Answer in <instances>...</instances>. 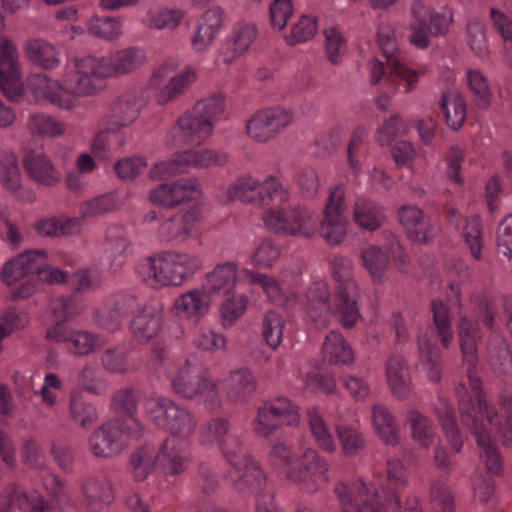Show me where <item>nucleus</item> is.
I'll list each match as a JSON object with an SVG mask.
<instances>
[{
  "label": "nucleus",
  "instance_id": "f257e3e1",
  "mask_svg": "<svg viewBox=\"0 0 512 512\" xmlns=\"http://www.w3.org/2000/svg\"><path fill=\"white\" fill-rule=\"evenodd\" d=\"M147 60L146 50L139 46L121 48L102 57H74L65 63L60 79L35 73L28 78V87L37 100L74 111L81 106L82 98L102 93L108 78L134 73Z\"/></svg>",
  "mask_w": 512,
  "mask_h": 512
},
{
  "label": "nucleus",
  "instance_id": "f03ea898",
  "mask_svg": "<svg viewBox=\"0 0 512 512\" xmlns=\"http://www.w3.org/2000/svg\"><path fill=\"white\" fill-rule=\"evenodd\" d=\"M471 303L473 305L475 323L466 315H462L459 317L457 331L463 359L467 364L469 386L477 401V409L474 407L472 413L476 414L479 421H481L479 417L485 419L491 428L502 433V430H512V393L500 396L499 403L504 413V422L502 423L495 408L487 402L482 392L481 380L473 371L477 363V344L480 339L477 324L482 323L489 329H493L495 309L491 302L480 294L472 295Z\"/></svg>",
  "mask_w": 512,
  "mask_h": 512
},
{
  "label": "nucleus",
  "instance_id": "7ed1b4c3",
  "mask_svg": "<svg viewBox=\"0 0 512 512\" xmlns=\"http://www.w3.org/2000/svg\"><path fill=\"white\" fill-rule=\"evenodd\" d=\"M202 268L198 255L170 250L145 258L139 266V275L149 287L161 289L183 285Z\"/></svg>",
  "mask_w": 512,
  "mask_h": 512
},
{
  "label": "nucleus",
  "instance_id": "20e7f679",
  "mask_svg": "<svg viewBox=\"0 0 512 512\" xmlns=\"http://www.w3.org/2000/svg\"><path fill=\"white\" fill-rule=\"evenodd\" d=\"M171 387L180 398L197 401L208 411L223 408L220 380L214 379L208 367L188 357L171 376Z\"/></svg>",
  "mask_w": 512,
  "mask_h": 512
},
{
  "label": "nucleus",
  "instance_id": "39448f33",
  "mask_svg": "<svg viewBox=\"0 0 512 512\" xmlns=\"http://www.w3.org/2000/svg\"><path fill=\"white\" fill-rule=\"evenodd\" d=\"M224 114V99L210 96L199 100L183 115L171 129L174 144L200 146L213 134L215 124Z\"/></svg>",
  "mask_w": 512,
  "mask_h": 512
},
{
  "label": "nucleus",
  "instance_id": "423d86ee",
  "mask_svg": "<svg viewBox=\"0 0 512 512\" xmlns=\"http://www.w3.org/2000/svg\"><path fill=\"white\" fill-rule=\"evenodd\" d=\"M334 282V308L340 324L352 328L361 318L359 300L361 291L354 277V264L345 256H333L329 262Z\"/></svg>",
  "mask_w": 512,
  "mask_h": 512
},
{
  "label": "nucleus",
  "instance_id": "0eeeda50",
  "mask_svg": "<svg viewBox=\"0 0 512 512\" xmlns=\"http://www.w3.org/2000/svg\"><path fill=\"white\" fill-rule=\"evenodd\" d=\"M180 66L178 58L170 57L152 69L147 86L158 105L164 106L176 101L196 82V69L191 65L182 69Z\"/></svg>",
  "mask_w": 512,
  "mask_h": 512
},
{
  "label": "nucleus",
  "instance_id": "6e6552de",
  "mask_svg": "<svg viewBox=\"0 0 512 512\" xmlns=\"http://www.w3.org/2000/svg\"><path fill=\"white\" fill-rule=\"evenodd\" d=\"M145 418L168 437H191L197 428L195 415L186 407L165 396L146 397L143 402Z\"/></svg>",
  "mask_w": 512,
  "mask_h": 512
},
{
  "label": "nucleus",
  "instance_id": "1a4fd4ad",
  "mask_svg": "<svg viewBox=\"0 0 512 512\" xmlns=\"http://www.w3.org/2000/svg\"><path fill=\"white\" fill-rule=\"evenodd\" d=\"M455 393L458 398L461 421L476 437L477 445L480 449V457L486 468L493 474H502L501 456L494 446L484 423L477 419L476 414L472 413L474 411V404L468 395L466 386L462 383L458 384L455 388Z\"/></svg>",
  "mask_w": 512,
  "mask_h": 512
},
{
  "label": "nucleus",
  "instance_id": "9d476101",
  "mask_svg": "<svg viewBox=\"0 0 512 512\" xmlns=\"http://www.w3.org/2000/svg\"><path fill=\"white\" fill-rule=\"evenodd\" d=\"M229 161L227 153L210 148L188 149L174 154L168 161L159 162L150 169L152 179L169 178L189 168L211 169L222 167Z\"/></svg>",
  "mask_w": 512,
  "mask_h": 512
},
{
  "label": "nucleus",
  "instance_id": "9b49d317",
  "mask_svg": "<svg viewBox=\"0 0 512 512\" xmlns=\"http://www.w3.org/2000/svg\"><path fill=\"white\" fill-rule=\"evenodd\" d=\"M334 493L338 499L341 512H400L397 495L382 503L377 488L364 481H359L353 491L343 483L335 485Z\"/></svg>",
  "mask_w": 512,
  "mask_h": 512
},
{
  "label": "nucleus",
  "instance_id": "f8f14e48",
  "mask_svg": "<svg viewBox=\"0 0 512 512\" xmlns=\"http://www.w3.org/2000/svg\"><path fill=\"white\" fill-rule=\"evenodd\" d=\"M273 206L263 213L265 227L279 235L310 237L316 232L315 214L303 207H290L286 202Z\"/></svg>",
  "mask_w": 512,
  "mask_h": 512
},
{
  "label": "nucleus",
  "instance_id": "ddd939ff",
  "mask_svg": "<svg viewBox=\"0 0 512 512\" xmlns=\"http://www.w3.org/2000/svg\"><path fill=\"white\" fill-rule=\"evenodd\" d=\"M227 196L231 200L267 205L275 200L287 202L289 192L274 175L264 178L244 175L228 187Z\"/></svg>",
  "mask_w": 512,
  "mask_h": 512
},
{
  "label": "nucleus",
  "instance_id": "4468645a",
  "mask_svg": "<svg viewBox=\"0 0 512 512\" xmlns=\"http://www.w3.org/2000/svg\"><path fill=\"white\" fill-rule=\"evenodd\" d=\"M300 459L297 467L286 472V478L301 491L315 494L331 481L330 464L313 448H306Z\"/></svg>",
  "mask_w": 512,
  "mask_h": 512
},
{
  "label": "nucleus",
  "instance_id": "2eb2a0df",
  "mask_svg": "<svg viewBox=\"0 0 512 512\" xmlns=\"http://www.w3.org/2000/svg\"><path fill=\"white\" fill-rule=\"evenodd\" d=\"M345 198L344 186L338 185L329 189L322 220L316 227V231L329 245L340 244L347 235Z\"/></svg>",
  "mask_w": 512,
  "mask_h": 512
},
{
  "label": "nucleus",
  "instance_id": "dca6fc26",
  "mask_svg": "<svg viewBox=\"0 0 512 512\" xmlns=\"http://www.w3.org/2000/svg\"><path fill=\"white\" fill-rule=\"evenodd\" d=\"M0 90L13 102H19L24 94L20 54L7 38H0Z\"/></svg>",
  "mask_w": 512,
  "mask_h": 512
},
{
  "label": "nucleus",
  "instance_id": "f3484780",
  "mask_svg": "<svg viewBox=\"0 0 512 512\" xmlns=\"http://www.w3.org/2000/svg\"><path fill=\"white\" fill-rule=\"evenodd\" d=\"M294 122L290 110L276 106L255 113L246 124L247 135L254 141L265 143L275 138Z\"/></svg>",
  "mask_w": 512,
  "mask_h": 512
},
{
  "label": "nucleus",
  "instance_id": "a211bd4d",
  "mask_svg": "<svg viewBox=\"0 0 512 512\" xmlns=\"http://www.w3.org/2000/svg\"><path fill=\"white\" fill-rule=\"evenodd\" d=\"M230 465L229 479L233 487L244 495L252 494L262 488L266 476L259 464L244 451V448L226 459Z\"/></svg>",
  "mask_w": 512,
  "mask_h": 512
},
{
  "label": "nucleus",
  "instance_id": "6ab92c4d",
  "mask_svg": "<svg viewBox=\"0 0 512 512\" xmlns=\"http://www.w3.org/2000/svg\"><path fill=\"white\" fill-rule=\"evenodd\" d=\"M50 341L63 344L65 350L74 356H87L104 345V340L90 331L70 326L54 325L47 331Z\"/></svg>",
  "mask_w": 512,
  "mask_h": 512
},
{
  "label": "nucleus",
  "instance_id": "aec40b11",
  "mask_svg": "<svg viewBox=\"0 0 512 512\" xmlns=\"http://www.w3.org/2000/svg\"><path fill=\"white\" fill-rule=\"evenodd\" d=\"M56 512L54 507L36 489L10 484L0 494V512Z\"/></svg>",
  "mask_w": 512,
  "mask_h": 512
},
{
  "label": "nucleus",
  "instance_id": "412c9836",
  "mask_svg": "<svg viewBox=\"0 0 512 512\" xmlns=\"http://www.w3.org/2000/svg\"><path fill=\"white\" fill-rule=\"evenodd\" d=\"M201 195L197 178H184L170 183H162L149 193L150 201L164 208L172 209L184 202L197 199Z\"/></svg>",
  "mask_w": 512,
  "mask_h": 512
},
{
  "label": "nucleus",
  "instance_id": "4be33fe9",
  "mask_svg": "<svg viewBox=\"0 0 512 512\" xmlns=\"http://www.w3.org/2000/svg\"><path fill=\"white\" fill-rule=\"evenodd\" d=\"M158 467L167 476L186 472L192 462L188 438L166 437L156 450Z\"/></svg>",
  "mask_w": 512,
  "mask_h": 512
},
{
  "label": "nucleus",
  "instance_id": "5701e85b",
  "mask_svg": "<svg viewBox=\"0 0 512 512\" xmlns=\"http://www.w3.org/2000/svg\"><path fill=\"white\" fill-rule=\"evenodd\" d=\"M128 446L117 420L96 428L88 439L89 452L99 460H108L120 455Z\"/></svg>",
  "mask_w": 512,
  "mask_h": 512
},
{
  "label": "nucleus",
  "instance_id": "b1692460",
  "mask_svg": "<svg viewBox=\"0 0 512 512\" xmlns=\"http://www.w3.org/2000/svg\"><path fill=\"white\" fill-rule=\"evenodd\" d=\"M202 211L199 206H193L179 211L170 218L162 221L157 229V237L161 242H186L196 230L201 220Z\"/></svg>",
  "mask_w": 512,
  "mask_h": 512
},
{
  "label": "nucleus",
  "instance_id": "393cba45",
  "mask_svg": "<svg viewBox=\"0 0 512 512\" xmlns=\"http://www.w3.org/2000/svg\"><path fill=\"white\" fill-rule=\"evenodd\" d=\"M200 443L206 447L216 445L225 459L243 448L241 440L230 432V422L224 417H213L204 424Z\"/></svg>",
  "mask_w": 512,
  "mask_h": 512
},
{
  "label": "nucleus",
  "instance_id": "a878e982",
  "mask_svg": "<svg viewBox=\"0 0 512 512\" xmlns=\"http://www.w3.org/2000/svg\"><path fill=\"white\" fill-rule=\"evenodd\" d=\"M0 184L9 193L24 202L36 199L34 191L22 186V174L16 154L10 149L0 150Z\"/></svg>",
  "mask_w": 512,
  "mask_h": 512
},
{
  "label": "nucleus",
  "instance_id": "bb28decb",
  "mask_svg": "<svg viewBox=\"0 0 512 512\" xmlns=\"http://www.w3.org/2000/svg\"><path fill=\"white\" fill-rule=\"evenodd\" d=\"M140 114V104L134 92L127 91L110 102L104 124L107 131H118L132 125Z\"/></svg>",
  "mask_w": 512,
  "mask_h": 512
},
{
  "label": "nucleus",
  "instance_id": "cd10ccee",
  "mask_svg": "<svg viewBox=\"0 0 512 512\" xmlns=\"http://www.w3.org/2000/svg\"><path fill=\"white\" fill-rule=\"evenodd\" d=\"M257 36L258 31L255 24L237 23L220 48V58L227 65L234 63L250 49Z\"/></svg>",
  "mask_w": 512,
  "mask_h": 512
},
{
  "label": "nucleus",
  "instance_id": "c85d7f7f",
  "mask_svg": "<svg viewBox=\"0 0 512 512\" xmlns=\"http://www.w3.org/2000/svg\"><path fill=\"white\" fill-rule=\"evenodd\" d=\"M83 502L89 512H101L115 498L113 485L105 475H90L81 481L80 485Z\"/></svg>",
  "mask_w": 512,
  "mask_h": 512
},
{
  "label": "nucleus",
  "instance_id": "c756f323",
  "mask_svg": "<svg viewBox=\"0 0 512 512\" xmlns=\"http://www.w3.org/2000/svg\"><path fill=\"white\" fill-rule=\"evenodd\" d=\"M224 386V396L232 404L246 403L257 389L254 373L245 367L230 370L220 384Z\"/></svg>",
  "mask_w": 512,
  "mask_h": 512
},
{
  "label": "nucleus",
  "instance_id": "7c9ffc66",
  "mask_svg": "<svg viewBox=\"0 0 512 512\" xmlns=\"http://www.w3.org/2000/svg\"><path fill=\"white\" fill-rule=\"evenodd\" d=\"M212 298L203 287L179 294L173 302L172 312L180 319L199 321L208 314Z\"/></svg>",
  "mask_w": 512,
  "mask_h": 512
},
{
  "label": "nucleus",
  "instance_id": "2f4dec72",
  "mask_svg": "<svg viewBox=\"0 0 512 512\" xmlns=\"http://www.w3.org/2000/svg\"><path fill=\"white\" fill-rule=\"evenodd\" d=\"M46 260L45 250L24 251L5 264L1 272L2 279L7 285H12L34 272L38 275Z\"/></svg>",
  "mask_w": 512,
  "mask_h": 512
},
{
  "label": "nucleus",
  "instance_id": "473e14b6",
  "mask_svg": "<svg viewBox=\"0 0 512 512\" xmlns=\"http://www.w3.org/2000/svg\"><path fill=\"white\" fill-rule=\"evenodd\" d=\"M305 311L309 319L319 327L328 324L330 316L335 313L330 301V289L326 282H314L306 292Z\"/></svg>",
  "mask_w": 512,
  "mask_h": 512
},
{
  "label": "nucleus",
  "instance_id": "72a5a7b5",
  "mask_svg": "<svg viewBox=\"0 0 512 512\" xmlns=\"http://www.w3.org/2000/svg\"><path fill=\"white\" fill-rule=\"evenodd\" d=\"M224 11L219 6L208 9L198 21L191 36V45L196 52H205L213 44L223 26Z\"/></svg>",
  "mask_w": 512,
  "mask_h": 512
},
{
  "label": "nucleus",
  "instance_id": "f704fd0d",
  "mask_svg": "<svg viewBox=\"0 0 512 512\" xmlns=\"http://www.w3.org/2000/svg\"><path fill=\"white\" fill-rule=\"evenodd\" d=\"M163 304L158 301L146 303L133 317L131 330L140 341L155 337L162 328Z\"/></svg>",
  "mask_w": 512,
  "mask_h": 512
},
{
  "label": "nucleus",
  "instance_id": "c9c22d12",
  "mask_svg": "<svg viewBox=\"0 0 512 512\" xmlns=\"http://www.w3.org/2000/svg\"><path fill=\"white\" fill-rule=\"evenodd\" d=\"M399 221L406 235L414 242L426 244L435 236L430 220L416 206H403L398 211Z\"/></svg>",
  "mask_w": 512,
  "mask_h": 512
},
{
  "label": "nucleus",
  "instance_id": "e433bc0d",
  "mask_svg": "<svg viewBox=\"0 0 512 512\" xmlns=\"http://www.w3.org/2000/svg\"><path fill=\"white\" fill-rule=\"evenodd\" d=\"M23 166L32 180L44 186L54 187L61 181V172L44 153L28 152L23 158Z\"/></svg>",
  "mask_w": 512,
  "mask_h": 512
},
{
  "label": "nucleus",
  "instance_id": "4c0bfd02",
  "mask_svg": "<svg viewBox=\"0 0 512 512\" xmlns=\"http://www.w3.org/2000/svg\"><path fill=\"white\" fill-rule=\"evenodd\" d=\"M371 423L375 434L385 444L396 446L400 443V428L397 419L389 408L375 403L371 406Z\"/></svg>",
  "mask_w": 512,
  "mask_h": 512
},
{
  "label": "nucleus",
  "instance_id": "58836bf2",
  "mask_svg": "<svg viewBox=\"0 0 512 512\" xmlns=\"http://www.w3.org/2000/svg\"><path fill=\"white\" fill-rule=\"evenodd\" d=\"M237 270V265L232 262L218 264L212 271L205 274L202 287L211 298L213 295H227L236 286Z\"/></svg>",
  "mask_w": 512,
  "mask_h": 512
},
{
  "label": "nucleus",
  "instance_id": "ea45409f",
  "mask_svg": "<svg viewBox=\"0 0 512 512\" xmlns=\"http://www.w3.org/2000/svg\"><path fill=\"white\" fill-rule=\"evenodd\" d=\"M388 387L394 397L405 400L411 394V378L405 359L399 355L388 358L385 364Z\"/></svg>",
  "mask_w": 512,
  "mask_h": 512
},
{
  "label": "nucleus",
  "instance_id": "a19ab883",
  "mask_svg": "<svg viewBox=\"0 0 512 512\" xmlns=\"http://www.w3.org/2000/svg\"><path fill=\"white\" fill-rule=\"evenodd\" d=\"M434 412L448 444L455 453H459L463 447V439L456 422L452 405L446 398L439 397L435 402Z\"/></svg>",
  "mask_w": 512,
  "mask_h": 512
},
{
  "label": "nucleus",
  "instance_id": "79ce46f5",
  "mask_svg": "<svg viewBox=\"0 0 512 512\" xmlns=\"http://www.w3.org/2000/svg\"><path fill=\"white\" fill-rule=\"evenodd\" d=\"M26 129L31 136L38 139H54L66 133L65 122L45 112H33L28 115Z\"/></svg>",
  "mask_w": 512,
  "mask_h": 512
},
{
  "label": "nucleus",
  "instance_id": "37998d69",
  "mask_svg": "<svg viewBox=\"0 0 512 512\" xmlns=\"http://www.w3.org/2000/svg\"><path fill=\"white\" fill-rule=\"evenodd\" d=\"M24 52L29 61L44 70H54L61 64L59 50L46 40L32 39L27 41Z\"/></svg>",
  "mask_w": 512,
  "mask_h": 512
},
{
  "label": "nucleus",
  "instance_id": "c03bdc74",
  "mask_svg": "<svg viewBox=\"0 0 512 512\" xmlns=\"http://www.w3.org/2000/svg\"><path fill=\"white\" fill-rule=\"evenodd\" d=\"M323 356L331 364L350 365L354 362L355 354L340 332L331 331L323 342Z\"/></svg>",
  "mask_w": 512,
  "mask_h": 512
},
{
  "label": "nucleus",
  "instance_id": "a18cd8bd",
  "mask_svg": "<svg viewBox=\"0 0 512 512\" xmlns=\"http://www.w3.org/2000/svg\"><path fill=\"white\" fill-rule=\"evenodd\" d=\"M158 466L156 449L150 445H143L136 449L129 457L128 471L136 481L146 480Z\"/></svg>",
  "mask_w": 512,
  "mask_h": 512
},
{
  "label": "nucleus",
  "instance_id": "49530a36",
  "mask_svg": "<svg viewBox=\"0 0 512 512\" xmlns=\"http://www.w3.org/2000/svg\"><path fill=\"white\" fill-rule=\"evenodd\" d=\"M407 422L412 439L417 445L425 449L430 448L437 437L432 420L418 410L411 409L407 412Z\"/></svg>",
  "mask_w": 512,
  "mask_h": 512
},
{
  "label": "nucleus",
  "instance_id": "de8ad7c7",
  "mask_svg": "<svg viewBox=\"0 0 512 512\" xmlns=\"http://www.w3.org/2000/svg\"><path fill=\"white\" fill-rule=\"evenodd\" d=\"M360 257L373 283L380 284L386 280L389 259L381 248L368 245L362 248Z\"/></svg>",
  "mask_w": 512,
  "mask_h": 512
},
{
  "label": "nucleus",
  "instance_id": "09e8293b",
  "mask_svg": "<svg viewBox=\"0 0 512 512\" xmlns=\"http://www.w3.org/2000/svg\"><path fill=\"white\" fill-rule=\"evenodd\" d=\"M440 105L447 125L454 130L459 129L467 115L463 97L456 91H446L442 94Z\"/></svg>",
  "mask_w": 512,
  "mask_h": 512
},
{
  "label": "nucleus",
  "instance_id": "8fccbe9b",
  "mask_svg": "<svg viewBox=\"0 0 512 512\" xmlns=\"http://www.w3.org/2000/svg\"><path fill=\"white\" fill-rule=\"evenodd\" d=\"M385 219L382 209L373 201L358 198L354 205V220L363 229L374 231Z\"/></svg>",
  "mask_w": 512,
  "mask_h": 512
},
{
  "label": "nucleus",
  "instance_id": "3c124183",
  "mask_svg": "<svg viewBox=\"0 0 512 512\" xmlns=\"http://www.w3.org/2000/svg\"><path fill=\"white\" fill-rule=\"evenodd\" d=\"M307 420L311 435L318 447L327 453H334L336 443L318 408L310 407L307 410Z\"/></svg>",
  "mask_w": 512,
  "mask_h": 512
},
{
  "label": "nucleus",
  "instance_id": "603ef678",
  "mask_svg": "<svg viewBox=\"0 0 512 512\" xmlns=\"http://www.w3.org/2000/svg\"><path fill=\"white\" fill-rule=\"evenodd\" d=\"M71 420L82 428H90L98 420L95 406L84 399L79 391H73L69 399Z\"/></svg>",
  "mask_w": 512,
  "mask_h": 512
},
{
  "label": "nucleus",
  "instance_id": "864d4df0",
  "mask_svg": "<svg viewBox=\"0 0 512 512\" xmlns=\"http://www.w3.org/2000/svg\"><path fill=\"white\" fill-rule=\"evenodd\" d=\"M336 435L340 443L341 452L345 457H355L366 447L364 433L353 425H337Z\"/></svg>",
  "mask_w": 512,
  "mask_h": 512
},
{
  "label": "nucleus",
  "instance_id": "5fc2aeb1",
  "mask_svg": "<svg viewBox=\"0 0 512 512\" xmlns=\"http://www.w3.org/2000/svg\"><path fill=\"white\" fill-rule=\"evenodd\" d=\"M389 68L399 80L404 82V92H412L421 77L425 76L428 72L426 65H420L418 67H411L399 58L392 59L389 61Z\"/></svg>",
  "mask_w": 512,
  "mask_h": 512
},
{
  "label": "nucleus",
  "instance_id": "6e6d98bb",
  "mask_svg": "<svg viewBox=\"0 0 512 512\" xmlns=\"http://www.w3.org/2000/svg\"><path fill=\"white\" fill-rule=\"evenodd\" d=\"M431 310L433 313V322L440 338L441 343L445 348H448L453 340V330L451 327V317L449 307L442 299H434L431 302Z\"/></svg>",
  "mask_w": 512,
  "mask_h": 512
},
{
  "label": "nucleus",
  "instance_id": "4d7b16f0",
  "mask_svg": "<svg viewBox=\"0 0 512 512\" xmlns=\"http://www.w3.org/2000/svg\"><path fill=\"white\" fill-rule=\"evenodd\" d=\"M418 346L421 369L431 381L438 382L441 378V366L437 348L427 338L419 339Z\"/></svg>",
  "mask_w": 512,
  "mask_h": 512
},
{
  "label": "nucleus",
  "instance_id": "13d9d810",
  "mask_svg": "<svg viewBox=\"0 0 512 512\" xmlns=\"http://www.w3.org/2000/svg\"><path fill=\"white\" fill-rule=\"evenodd\" d=\"M244 274L249 278L250 283L259 285L268 299L276 305H284L286 296L279 282L272 276L262 273H255L249 269L244 270Z\"/></svg>",
  "mask_w": 512,
  "mask_h": 512
},
{
  "label": "nucleus",
  "instance_id": "bf43d9fd",
  "mask_svg": "<svg viewBox=\"0 0 512 512\" xmlns=\"http://www.w3.org/2000/svg\"><path fill=\"white\" fill-rule=\"evenodd\" d=\"M265 404L282 426H292L299 423L298 407L290 399L281 396Z\"/></svg>",
  "mask_w": 512,
  "mask_h": 512
},
{
  "label": "nucleus",
  "instance_id": "052dcab7",
  "mask_svg": "<svg viewBox=\"0 0 512 512\" xmlns=\"http://www.w3.org/2000/svg\"><path fill=\"white\" fill-rule=\"evenodd\" d=\"M281 256V247L270 238L261 240L250 256V262L260 268H271Z\"/></svg>",
  "mask_w": 512,
  "mask_h": 512
},
{
  "label": "nucleus",
  "instance_id": "680f3d73",
  "mask_svg": "<svg viewBox=\"0 0 512 512\" xmlns=\"http://www.w3.org/2000/svg\"><path fill=\"white\" fill-rule=\"evenodd\" d=\"M284 329L285 321L281 314L273 310L266 313L262 323V334L272 349H277L280 346Z\"/></svg>",
  "mask_w": 512,
  "mask_h": 512
},
{
  "label": "nucleus",
  "instance_id": "e2e57ef3",
  "mask_svg": "<svg viewBox=\"0 0 512 512\" xmlns=\"http://www.w3.org/2000/svg\"><path fill=\"white\" fill-rule=\"evenodd\" d=\"M123 22L116 17H96L92 19L89 30L92 35L109 41L118 39L123 33Z\"/></svg>",
  "mask_w": 512,
  "mask_h": 512
},
{
  "label": "nucleus",
  "instance_id": "0e129e2a",
  "mask_svg": "<svg viewBox=\"0 0 512 512\" xmlns=\"http://www.w3.org/2000/svg\"><path fill=\"white\" fill-rule=\"evenodd\" d=\"M248 298L244 294L226 299L220 307V316L224 328L231 327L246 311Z\"/></svg>",
  "mask_w": 512,
  "mask_h": 512
},
{
  "label": "nucleus",
  "instance_id": "69168bd1",
  "mask_svg": "<svg viewBox=\"0 0 512 512\" xmlns=\"http://www.w3.org/2000/svg\"><path fill=\"white\" fill-rule=\"evenodd\" d=\"M192 343L199 350L214 353L225 350L227 339L223 334L217 333L209 328H201L194 335Z\"/></svg>",
  "mask_w": 512,
  "mask_h": 512
},
{
  "label": "nucleus",
  "instance_id": "338daca9",
  "mask_svg": "<svg viewBox=\"0 0 512 512\" xmlns=\"http://www.w3.org/2000/svg\"><path fill=\"white\" fill-rule=\"evenodd\" d=\"M103 367L113 373H125L133 369L124 347L107 349L101 356Z\"/></svg>",
  "mask_w": 512,
  "mask_h": 512
},
{
  "label": "nucleus",
  "instance_id": "774afa93",
  "mask_svg": "<svg viewBox=\"0 0 512 512\" xmlns=\"http://www.w3.org/2000/svg\"><path fill=\"white\" fill-rule=\"evenodd\" d=\"M317 32V21L312 16H302L292 27L289 35L285 37L289 45L307 42L314 37Z\"/></svg>",
  "mask_w": 512,
  "mask_h": 512
}]
</instances>
